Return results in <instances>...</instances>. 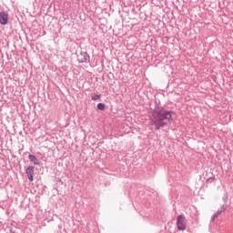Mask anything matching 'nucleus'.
Here are the masks:
<instances>
[{"instance_id": "nucleus-1", "label": "nucleus", "mask_w": 233, "mask_h": 233, "mask_svg": "<svg viewBox=\"0 0 233 233\" xmlns=\"http://www.w3.org/2000/svg\"><path fill=\"white\" fill-rule=\"evenodd\" d=\"M172 116H174V111L167 110L165 107L156 105L154 109H151L150 125L155 127V130H159L174 121Z\"/></svg>"}, {"instance_id": "nucleus-2", "label": "nucleus", "mask_w": 233, "mask_h": 233, "mask_svg": "<svg viewBox=\"0 0 233 233\" xmlns=\"http://www.w3.org/2000/svg\"><path fill=\"white\" fill-rule=\"evenodd\" d=\"M177 227L178 230L187 229V218H185V215H179L177 218Z\"/></svg>"}, {"instance_id": "nucleus-3", "label": "nucleus", "mask_w": 233, "mask_h": 233, "mask_svg": "<svg viewBox=\"0 0 233 233\" xmlns=\"http://www.w3.org/2000/svg\"><path fill=\"white\" fill-rule=\"evenodd\" d=\"M77 61L78 63H90V56L86 52H80V54L77 56Z\"/></svg>"}, {"instance_id": "nucleus-4", "label": "nucleus", "mask_w": 233, "mask_h": 233, "mask_svg": "<svg viewBox=\"0 0 233 233\" xmlns=\"http://www.w3.org/2000/svg\"><path fill=\"white\" fill-rule=\"evenodd\" d=\"M227 208H228V204H223L220 208V209H218L212 217L211 221H214L218 217L221 216V214H223V212H225V210H227Z\"/></svg>"}, {"instance_id": "nucleus-5", "label": "nucleus", "mask_w": 233, "mask_h": 233, "mask_svg": "<svg viewBox=\"0 0 233 233\" xmlns=\"http://www.w3.org/2000/svg\"><path fill=\"white\" fill-rule=\"evenodd\" d=\"M25 174L29 181H34V166H29L25 170Z\"/></svg>"}, {"instance_id": "nucleus-6", "label": "nucleus", "mask_w": 233, "mask_h": 233, "mask_svg": "<svg viewBox=\"0 0 233 233\" xmlns=\"http://www.w3.org/2000/svg\"><path fill=\"white\" fill-rule=\"evenodd\" d=\"M0 25H8V15L5 12H0Z\"/></svg>"}, {"instance_id": "nucleus-7", "label": "nucleus", "mask_w": 233, "mask_h": 233, "mask_svg": "<svg viewBox=\"0 0 233 233\" xmlns=\"http://www.w3.org/2000/svg\"><path fill=\"white\" fill-rule=\"evenodd\" d=\"M28 159L31 163H33V165H39V160L35 155H29Z\"/></svg>"}, {"instance_id": "nucleus-8", "label": "nucleus", "mask_w": 233, "mask_h": 233, "mask_svg": "<svg viewBox=\"0 0 233 233\" xmlns=\"http://www.w3.org/2000/svg\"><path fill=\"white\" fill-rule=\"evenodd\" d=\"M222 200L224 201V204L227 205V203L228 202V193L226 192L222 198Z\"/></svg>"}, {"instance_id": "nucleus-9", "label": "nucleus", "mask_w": 233, "mask_h": 233, "mask_svg": "<svg viewBox=\"0 0 233 233\" xmlns=\"http://www.w3.org/2000/svg\"><path fill=\"white\" fill-rule=\"evenodd\" d=\"M92 101H97L98 99H101V95H94L91 96Z\"/></svg>"}, {"instance_id": "nucleus-10", "label": "nucleus", "mask_w": 233, "mask_h": 233, "mask_svg": "<svg viewBox=\"0 0 233 233\" xmlns=\"http://www.w3.org/2000/svg\"><path fill=\"white\" fill-rule=\"evenodd\" d=\"M96 108L98 110H105V104L104 103H98L96 106Z\"/></svg>"}, {"instance_id": "nucleus-11", "label": "nucleus", "mask_w": 233, "mask_h": 233, "mask_svg": "<svg viewBox=\"0 0 233 233\" xmlns=\"http://www.w3.org/2000/svg\"><path fill=\"white\" fill-rule=\"evenodd\" d=\"M212 181H216V177H210L207 179L208 183H212Z\"/></svg>"}, {"instance_id": "nucleus-12", "label": "nucleus", "mask_w": 233, "mask_h": 233, "mask_svg": "<svg viewBox=\"0 0 233 233\" xmlns=\"http://www.w3.org/2000/svg\"><path fill=\"white\" fill-rule=\"evenodd\" d=\"M10 233H15L13 230H10Z\"/></svg>"}]
</instances>
